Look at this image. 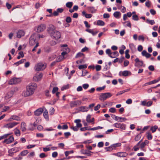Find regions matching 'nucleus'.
Returning <instances> with one entry per match:
<instances>
[{
  "label": "nucleus",
  "mask_w": 160,
  "mask_h": 160,
  "mask_svg": "<svg viewBox=\"0 0 160 160\" xmlns=\"http://www.w3.org/2000/svg\"><path fill=\"white\" fill-rule=\"evenodd\" d=\"M37 87V85L35 83H32L27 87V90L24 91L22 95L24 97H28L32 95L36 88Z\"/></svg>",
  "instance_id": "1"
},
{
  "label": "nucleus",
  "mask_w": 160,
  "mask_h": 160,
  "mask_svg": "<svg viewBox=\"0 0 160 160\" xmlns=\"http://www.w3.org/2000/svg\"><path fill=\"white\" fill-rule=\"evenodd\" d=\"M46 66L47 64L46 63L40 62L35 65L34 69L36 71H41L45 69Z\"/></svg>",
  "instance_id": "2"
},
{
  "label": "nucleus",
  "mask_w": 160,
  "mask_h": 160,
  "mask_svg": "<svg viewBox=\"0 0 160 160\" xmlns=\"http://www.w3.org/2000/svg\"><path fill=\"white\" fill-rule=\"evenodd\" d=\"M112 96V94L110 92L102 93L100 95L99 99L101 101H104Z\"/></svg>",
  "instance_id": "3"
},
{
  "label": "nucleus",
  "mask_w": 160,
  "mask_h": 160,
  "mask_svg": "<svg viewBox=\"0 0 160 160\" xmlns=\"http://www.w3.org/2000/svg\"><path fill=\"white\" fill-rule=\"evenodd\" d=\"M51 37L53 39L58 40L61 37L60 32L57 31H55L51 32L50 34Z\"/></svg>",
  "instance_id": "4"
},
{
  "label": "nucleus",
  "mask_w": 160,
  "mask_h": 160,
  "mask_svg": "<svg viewBox=\"0 0 160 160\" xmlns=\"http://www.w3.org/2000/svg\"><path fill=\"white\" fill-rule=\"evenodd\" d=\"M14 92V91L11 90L6 94L4 98L6 102H8L10 101V98L12 96Z\"/></svg>",
  "instance_id": "5"
},
{
  "label": "nucleus",
  "mask_w": 160,
  "mask_h": 160,
  "mask_svg": "<svg viewBox=\"0 0 160 160\" xmlns=\"http://www.w3.org/2000/svg\"><path fill=\"white\" fill-rule=\"evenodd\" d=\"M38 38L35 34L32 35L29 38V43L31 45H33L35 43H38L36 40V38Z\"/></svg>",
  "instance_id": "6"
},
{
  "label": "nucleus",
  "mask_w": 160,
  "mask_h": 160,
  "mask_svg": "<svg viewBox=\"0 0 160 160\" xmlns=\"http://www.w3.org/2000/svg\"><path fill=\"white\" fill-rule=\"evenodd\" d=\"M21 79L20 78H13L8 81V83L10 85L15 84L19 83Z\"/></svg>",
  "instance_id": "7"
},
{
  "label": "nucleus",
  "mask_w": 160,
  "mask_h": 160,
  "mask_svg": "<svg viewBox=\"0 0 160 160\" xmlns=\"http://www.w3.org/2000/svg\"><path fill=\"white\" fill-rule=\"evenodd\" d=\"M82 104L81 101L78 100L74 101H71L70 103V106L71 108L78 106H80Z\"/></svg>",
  "instance_id": "8"
},
{
  "label": "nucleus",
  "mask_w": 160,
  "mask_h": 160,
  "mask_svg": "<svg viewBox=\"0 0 160 160\" xmlns=\"http://www.w3.org/2000/svg\"><path fill=\"white\" fill-rule=\"evenodd\" d=\"M43 74L42 73H36L33 77V80L35 82H39L41 80L42 76Z\"/></svg>",
  "instance_id": "9"
},
{
  "label": "nucleus",
  "mask_w": 160,
  "mask_h": 160,
  "mask_svg": "<svg viewBox=\"0 0 160 160\" xmlns=\"http://www.w3.org/2000/svg\"><path fill=\"white\" fill-rule=\"evenodd\" d=\"M46 28L44 24H41L35 28V30L38 32H40L44 31Z\"/></svg>",
  "instance_id": "10"
},
{
  "label": "nucleus",
  "mask_w": 160,
  "mask_h": 160,
  "mask_svg": "<svg viewBox=\"0 0 160 160\" xmlns=\"http://www.w3.org/2000/svg\"><path fill=\"white\" fill-rule=\"evenodd\" d=\"M114 155L120 158L127 157L128 154L125 152H119L113 154Z\"/></svg>",
  "instance_id": "11"
},
{
  "label": "nucleus",
  "mask_w": 160,
  "mask_h": 160,
  "mask_svg": "<svg viewBox=\"0 0 160 160\" xmlns=\"http://www.w3.org/2000/svg\"><path fill=\"white\" fill-rule=\"evenodd\" d=\"M135 67H140L142 66L143 64V62L142 61H140L139 59L137 58L135 60Z\"/></svg>",
  "instance_id": "12"
},
{
  "label": "nucleus",
  "mask_w": 160,
  "mask_h": 160,
  "mask_svg": "<svg viewBox=\"0 0 160 160\" xmlns=\"http://www.w3.org/2000/svg\"><path fill=\"white\" fill-rule=\"evenodd\" d=\"M113 125L116 128H120L122 129L125 130L126 128L125 125L123 124H121L120 123H116L114 124Z\"/></svg>",
  "instance_id": "13"
},
{
  "label": "nucleus",
  "mask_w": 160,
  "mask_h": 160,
  "mask_svg": "<svg viewBox=\"0 0 160 160\" xmlns=\"http://www.w3.org/2000/svg\"><path fill=\"white\" fill-rule=\"evenodd\" d=\"M19 123V122H10L5 125L4 127L8 128H11L16 126Z\"/></svg>",
  "instance_id": "14"
},
{
  "label": "nucleus",
  "mask_w": 160,
  "mask_h": 160,
  "mask_svg": "<svg viewBox=\"0 0 160 160\" xmlns=\"http://www.w3.org/2000/svg\"><path fill=\"white\" fill-rule=\"evenodd\" d=\"M14 140V138L12 136H11L9 137V138L5 139L3 142V143L8 144L13 142Z\"/></svg>",
  "instance_id": "15"
},
{
  "label": "nucleus",
  "mask_w": 160,
  "mask_h": 160,
  "mask_svg": "<svg viewBox=\"0 0 160 160\" xmlns=\"http://www.w3.org/2000/svg\"><path fill=\"white\" fill-rule=\"evenodd\" d=\"M12 119L16 120L17 121H21V120L20 117L18 116L14 115H12L8 121H11Z\"/></svg>",
  "instance_id": "16"
},
{
  "label": "nucleus",
  "mask_w": 160,
  "mask_h": 160,
  "mask_svg": "<svg viewBox=\"0 0 160 160\" xmlns=\"http://www.w3.org/2000/svg\"><path fill=\"white\" fill-rule=\"evenodd\" d=\"M43 109V108H40L36 110L34 112L35 115L37 116L40 115L44 111Z\"/></svg>",
  "instance_id": "17"
},
{
  "label": "nucleus",
  "mask_w": 160,
  "mask_h": 160,
  "mask_svg": "<svg viewBox=\"0 0 160 160\" xmlns=\"http://www.w3.org/2000/svg\"><path fill=\"white\" fill-rule=\"evenodd\" d=\"M25 34V32L21 30H18L17 33V37L20 38L23 36Z\"/></svg>",
  "instance_id": "18"
},
{
  "label": "nucleus",
  "mask_w": 160,
  "mask_h": 160,
  "mask_svg": "<svg viewBox=\"0 0 160 160\" xmlns=\"http://www.w3.org/2000/svg\"><path fill=\"white\" fill-rule=\"evenodd\" d=\"M43 110H44L43 116L48 121L49 120V117L48 111L45 107H43Z\"/></svg>",
  "instance_id": "19"
},
{
  "label": "nucleus",
  "mask_w": 160,
  "mask_h": 160,
  "mask_svg": "<svg viewBox=\"0 0 160 160\" xmlns=\"http://www.w3.org/2000/svg\"><path fill=\"white\" fill-rule=\"evenodd\" d=\"M79 111L82 112H87L89 110V108L86 106H82L79 108Z\"/></svg>",
  "instance_id": "20"
},
{
  "label": "nucleus",
  "mask_w": 160,
  "mask_h": 160,
  "mask_svg": "<svg viewBox=\"0 0 160 160\" xmlns=\"http://www.w3.org/2000/svg\"><path fill=\"white\" fill-rule=\"evenodd\" d=\"M87 9L89 12L92 13H95L97 11V9L93 7H88Z\"/></svg>",
  "instance_id": "21"
},
{
  "label": "nucleus",
  "mask_w": 160,
  "mask_h": 160,
  "mask_svg": "<svg viewBox=\"0 0 160 160\" xmlns=\"http://www.w3.org/2000/svg\"><path fill=\"white\" fill-rule=\"evenodd\" d=\"M26 124L24 122H22L21 124V130L23 132H25L26 130Z\"/></svg>",
  "instance_id": "22"
},
{
  "label": "nucleus",
  "mask_w": 160,
  "mask_h": 160,
  "mask_svg": "<svg viewBox=\"0 0 160 160\" xmlns=\"http://www.w3.org/2000/svg\"><path fill=\"white\" fill-rule=\"evenodd\" d=\"M55 28L54 26L52 24H51L49 26V27H48L47 30L48 31L50 34V33H51L52 32H53V31L55 30Z\"/></svg>",
  "instance_id": "23"
},
{
  "label": "nucleus",
  "mask_w": 160,
  "mask_h": 160,
  "mask_svg": "<svg viewBox=\"0 0 160 160\" xmlns=\"http://www.w3.org/2000/svg\"><path fill=\"white\" fill-rule=\"evenodd\" d=\"M142 56H145L147 58H150L151 55V54L148 53L145 50L142 51Z\"/></svg>",
  "instance_id": "24"
},
{
  "label": "nucleus",
  "mask_w": 160,
  "mask_h": 160,
  "mask_svg": "<svg viewBox=\"0 0 160 160\" xmlns=\"http://www.w3.org/2000/svg\"><path fill=\"white\" fill-rule=\"evenodd\" d=\"M106 53L108 54L109 57L112 58H114L115 57L112 55V52H111V50L110 49H108L106 51Z\"/></svg>",
  "instance_id": "25"
},
{
  "label": "nucleus",
  "mask_w": 160,
  "mask_h": 160,
  "mask_svg": "<svg viewBox=\"0 0 160 160\" xmlns=\"http://www.w3.org/2000/svg\"><path fill=\"white\" fill-rule=\"evenodd\" d=\"M82 14L83 16H84L85 18H91L92 16V15L91 14L86 13L84 11H83L82 12Z\"/></svg>",
  "instance_id": "26"
},
{
  "label": "nucleus",
  "mask_w": 160,
  "mask_h": 160,
  "mask_svg": "<svg viewBox=\"0 0 160 160\" xmlns=\"http://www.w3.org/2000/svg\"><path fill=\"white\" fill-rule=\"evenodd\" d=\"M81 120L80 119H76L74 121V122L76 123V126L78 127L81 128L82 126V124L80 123Z\"/></svg>",
  "instance_id": "27"
},
{
  "label": "nucleus",
  "mask_w": 160,
  "mask_h": 160,
  "mask_svg": "<svg viewBox=\"0 0 160 160\" xmlns=\"http://www.w3.org/2000/svg\"><path fill=\"white\" fill-rule=\"evenodd\" d=\"M129 46L130 48L131 49L132 52H134L136 51V48L135 46L133 44L131 43V44H129Z\"/></svg>",
  "instance_id": "28"
},
{
  "label": "nucleus",
  "mask_w": 160,
  "mask_h": 160,
  "mask_svg": "<svg viewBox=\"0 0 160 160\" xmlns=\"http://www.w3.org/2000/svg\"><path fill=\"white\" fill-rule=\"evenodd\" d=\"M121 145V143L120 142H118L112 145L113 150H115L117 147H119Z\"/></svg>",
  "instance_id": "29"
},
{
  "label": "nucleus",
  "mask_w": 160,
  "mask_h": 160,
  "mask_svg": "<svg viewBox=\"0 0 160 160\" xmlns=\"http://www.w3.org/2000/svg\"><path fill=\"white\" fill-rule=\"evenodd\" d=\"M66 51H64L62 52L61 55L62 56L64 57V56L67 54L70 51V50L68 48H65Z\"/></svg>",
  "instance_id": "30"
},
{
  "label": "nucleus",
  "mask_w": 160,
  "mask_h": 160,
  "mask_svg": "<svg viewBox=\"0 0 160 160\" xmlns=\"http://www.w3.org/2000/svg\"><path fill=\"white\" fill-rule=\"evenodd\" d=\"M14 132L17 136H19L21 135L20 131L17 128L14 130Z\"/></svg>",
  "instance_id": "31"
},
{
  "label": "nucleus",
  "mask_w": 160,
  "mask_h": 160,
  "mask_svg": "<svg viewBox=\"0 0 160 160\" xmlns=\"http://www.w3.org/2000/svg\"><path fill=\"white\" fill-rule=\"evenodd\" d=\"M30 128H29V130H33L37 126L36 124L34 122L33 123H30Z\"/></svg>",
  "instance_id": "32"
},
{
  "label": "nucleus",
  "mask_w": 160,
  "mask_h": 160,
  "mask_svg": "<svg viewBox=\"0 0 160 160\" xmlns=\"http://www.w3.org/2000/svg\"><path fill=\"white\" fill-rule=\"evenodd\" d=\"M26 60L25 59H22L19 61L15 63L14 64L16 65V66H18L21 64L24 63L26 61Z\"/></svg>",
  "instance_id": "33"
},
{
  "label": "nucleus",
  "mask_w": 160,
  "mask_h": 160,
  "mask_svg": "<svg viewBox=\"0 0 160 160\" xmlns=\"http://www.w3.org/2000/svg\"><path fill=\"white\" fill-rule=\"evenodd\" d=\"M114 16L116 18H119V16L121 15V13L119 12L116 11L114 12L113 14Z\"/></svg>",
  "instance_id": "34"
},
{
  "label": "nucleus",
  "mask_w": 160,
  "mask_h": 160,
  "mask_svg": "<svg viewBox=\"0 0 160 160\" xmlns=\"http://www.w3.org/2000/svg\"><path fill=\"white\" fill-rule=\"evenodd\" d=\"M64 59V57L60 55L56 59V61L57 62H60Z\"/></svg>",
  "instance_id": "35"
},
{
  "label": "nucleus",
  "mask_w": 160,
  "mask_h": 160,
  "mask_svg": "<svg viewBox=\"0 0 160 160\" xmlns=\"http://www.w3.org/2000/svg\"><path fill=\"white\" fill-rule=\"evenodd\" d=\"M73 4V3L72 2H68L66 4V6L69 8H70L72 7Z\"/></svg>",
  "instance_id": "36"
},
{
  "label": "nucleus",
  "mask_w": 160,
  "mask_h": 160,
  "mask_svg": "<svg viewBox=\"0 0 160 160\" xmlns=\"http://www.w3.org/2000/svg\"><path fill=\"white\" fill-rule=\"evenodd\" d=\"M70 85L69 84H67L62 86L61 88V90L62 91H63L65 90L68 89Z\"/></svg>",
  "instance_id": "37"
},
{
  "label": "nucleus",
  "mask_w": 160,
  "mask_h": 160,
  "mask_svg": "<svg viewBox=\"0 0 160 160\" xmlns=\"http://www.w3.org/2000/svg\"><path fill=\"white\" fill-rule=\"evenodd\" d=\"M97 24L98 25L103 26L105 25V23L102 20H98L97 21Z\"/></svg>",
  "instance_id": "38"
},
{
  "label": "nucleus",
  "mask_w": 160,
  "mask_h": 160,
  "mask_svg": "<svg viewBox=\"0 0 160 160\" xmlns=\"http://www.w3.org/2000/svg\"><path fill=\"white\" fill-rule=\"evenodd\" d=\"M105 149L107 152H110L113 150L112 145L110 146L105 148Z\"/></svg>",
  "instance_id": "39"
},
{
  "label": "nucleus",
  "mask_w": 160,
  "mask_h": 160,
  "mask_svg": "<svg viewBox=\"0 0 160 160\" xmlns=\"http://www.w3.org/2000/svg\"><path fill=\"white\" fill-rule=\"evenodd\" d=\"M158 128V127L157 126L155 125L154 126L151 127L150 130L152 131V132L153 133L156 131Z\"/></svg>",
  "instance_id": "40"
},
{
  "label": "nucleus",
  "mask_w": 160,
  "mask_h": 160,
  "mask_svg": "<svg viewBox=\"0 0 160 160\" xmlns=\"http://www.w3.org/2000/svg\"><path fill=\"white\" fill-rule=\"evenodd\" d=\"M91 153H93V152L90 151H87V150H84L83 154H86L88 156H89L91 155Z\"/></svg>",
  "instance_id": "41"
},
{
  "label": "nucleus",
  "mask_w": 160,
  "mask_h": 160,
  "mask_svg": "<svg viewBox=\"0 0 160 160\" xmlns=\"http://www.w3.org/2000/svg\"><path fill=\"white\" fill-rule=\"evenodd\" d=\"M139 145V142H138V143L133 147V149L135 151H136L139 149V148L138 147Z\"/></svg>",
  "instance_id": "42"
},
{
  "label": "nucleus",
  "mask_w": 160,
  "mask_h": 160,
  "mask_svg": "<svg viewBox=\"0 0 160 160\" xmlns=\"http://www.w3.org/2000/svg\"><path fill=\"white\" fill-rule=\"evenodd\" d=\"M146 22L152 25L155 24V22L153 20H149L148 19H147L146 20Z\"/></svg>",
  "instance_id": "43"
},
{
  "label": "nucleus",
  "mask_w": 160,
  "mask_h": 160,
  "mask_svg": "<svg viewBox=\"0 0 160 160\" xmlns=\"http://www.w3.org/2000/svg\"><path fill=\"white\" fill-rule=\"evenodd\" d=\"M129 72L128 71H124L122 72V75L124 76H127L128 75Z\"/></svg>",
  "instance_id": "44"
},
{
  "label": "nucleus",
  "mask_w": 160,
  "mask_h": 160,
  "mask_svg": "<svg viewBox=\"0 0 160 160\" xmlns=\"http://www.w3.org/2000/svg\"><path fill=\"white\" fill-rule=\"evenodd\" d=\"M12 151L14 153L19 151V148L18 147H15L11 149Z\"/></svg>",
  "instance_id": "45"
},
{
  "label": "nucleus",
  "mask_w": 160,
  "mask_h": 160,
  "mask_svg": "<svg viewBox=\"0 0 160 160\" xmlns=\"http://www.w3.org/2000/svg\"><path fill=\"white\" fill-rule=\"evenodd\" d=\"M51 51L50 47H47L45 48L44 51L46 52H49Z\"/></svg>",
  "instance_id": "46"
},
{
  "label": "nucleus",
  "mask_w": 160,
  "mask_h": 160,
  "mask_svg": "<svg viewBox=\"0 0 160 160\" xmlns=\"http://www.w3.org/2000/svg\"><path fill=\"white\" fill-rule=\"evenodd\" d=\"M129 52V51L128 49L126 50L125 52V57L127 59L129 58L130 57V55L128 54Z\"/></svg>",
  "instance_id": "47"
},
{
  "label": "nucleus",
  "mask_w": 160,
  "mask_h": 160,
  "mask_svg": "<svg viewBox=\"0 0 160 160\" xmlns=\"http://www.w3.org/2000/svg\"><path fill=\"white\" fill-rule=\"evenodd\" d=\"M28 152V150H25L22 152L20 153V154L22 156H24L27 155Z\"/></svg>",
  "instance_id": "48"
},
{
  "label": "nucleus",
  "mask_w": 160,
  "mask_h": 160,
  "mask_svg": "<svg viewBox=\"0 0 160 160\" xmlns=\"http://www.w3.org/2000/svg\"><path fill=\"white\" fill-rule=\"evenodd\" d=\"M141 137V135L140 134H138L134 138V140L136 141H138L139 140Z\"/></svg>",
  "instance_id": "49"
},
{
  "label": "nucleus",
  "mask_w": 160,
  "mask_h": 160,
  "mask_svg": "<svg viewBox=\"0 0 160 160\" xmlns=\"http://www.w3.org/2000/svg\"><path fill=\"white\" fill-rule=\"evenodd\" d=\"M147 135V138L148 140H150L152 139V136L149 132H148Z\"/></svg>",
  "instance_id": "50"
},
{
  "label": "nucleus",
  "mask_w": 160,
  "mask_h": 160,
  "mask_svg": "<svg viewBox=\"0 0 160 160\" xmlns=\"http://www.w3.org/2000/svg\"><path fill=\"white\" fill-rule=\"evenodd\" d=\"M87 68V65L86 64L80 65L78 66V68L79 69L86 68Z\"/></svg>",
  "instance_id": "51"
},
{
  "label": "nucleus",
  "mask_w": 160,
  "mask_h": 160,
  "mask_svg": "<svg viewBox=\"0 0 160 160\" xmlns=\"http://www.w3.org/2000/svg\"><path fill=\"white\" fill-rule=\"evenodd\" d=\"M102 127H100V126H98L96 127H94L93 128H91L90 130H98L99 129H102L103 128Z\"/></svg>",
  "instance_id": "52"
},
{
  "label": "nucleus",
  "mask_w": 160,
  "mask_h": 160,
  "mask_svg": "<svg viewBox=\"0 0 160 160\" xmlns=\"http://www.w3.org/2000/svg\"><path fill=\"white\" fill-rule=\"evenodd\" d=\"M95 69L96 71H99L101 69V66L100 65H97L95 66Z\"/></svg>",
  "instance_id": "53"
},
{
  "label": "nucleus",
  "mask_w": 160,
  "mask_h": 160,
  "mask_svg": "<svg viewBox=\"0 0 160 160\" xmlns=\"http://www.w3.org/2000/svg\"><path fill=\"white\" fill-rule=\"evenodd\" d=\"M65 21L67 23H70L72 21V19L70 17H68L66 18Z\"/></svg>",
  "instance_id": "54"
},
{
  "label": "nucleus",
  "mask_w": 160,
  "mask_h": 160,
  "mask_svg": "<svg viewBox=\"0 0 160 160\" xmlns=\"http://www.w3.org/2000/svg\"><path fill=\"white\" fill-rule=\"evenodd\" d=\"M132 19L135 21H138V16L136 15H134L132 16Z\"/></svg>",
  "instance_id": "55"
},
{
  "label": "nucleus",
  "mask_w": 160,
  "mask_h": 160,
  "mask_svg": "<svg viewBox=\"0 0 160 160\" xmlns=\"http://www.w3.org/2000/svg\"><path fill=\"white\" fill-rule=\"evenodd\" d=\"M55 112V110L54 108L52 107L50 109L49 113L50 115H52L54 114Z\"/></svg>",
  "instance_id": "56"
},
{
  "label": "nucleus",
  "mask_w": 160,
  "mask_h": 160,
  "mask_svg": "<svg viewBox=\"0 0 160 160\" xmlns=\"http://www.w3.org/2000/svg\"><path fill=\"white\" fill-rule=\"evenodd\" d=\"M87 121L89 123L91 122V115L90 114H88L87 115L86 118Z\"/></svg>",
  "instance_id": "57"
},
{
  "label": "nucleus",
  "mask_w": 160,
  "mask_h": 160,
  "mask_svg": "<svg viewBox=\"0 0 160 160\" xmlns=\"http://www.w3.org/2000/svg\"><path fill=\"white\" fill-rule=\"evenodd\" d=\"M78 127L77 126H72L70 127L71 129L73 130L74 131H77L78 130Z\"/></svg>",
  "instance_id": "58"
},
{
  "label": "nucleus",
  "mask_w": 160,
  "mask_h": 160,
  "mask_svg": "<svg viewBox=\"0 0 160 160\" xmlns=\"http://www.w3.org/2000/svg\"><path fill=\"white\" fill-rule=\"evenodd\" d=\"M112 55H113V56H114L115 58L116 56H118L119 55V53L118 52L115 51L113 52H112Z\"/></svg>",
  "instance_id": "59"
},
{
  "label": "nucleus",
  "mask_w": 160,
  "mask_h": 160,
  "mask_svg": "<svg viewBox=\"0 0 160 160\" xmlns=\"http://www.w3.org/2000/svg\"><path fill=\"white\" fill-rule=\"evenodd\" d=\"M126 103L128 104H131L132 103V100L130 99H128L126 101Z\"/></svg>",
  "instance_id": "60"
},
{
  "label": "nucleus",
  "mask_w": 160,
  "mask_h": 160,
  "mask_svg": "<svg viewBox=\"0 0 160 160\" xmlns=\"http://www.w3.org/2000/svg\"><path fill=\"white\" fill-rule=\"evenodd\" d=\"M103 143L102 142H100L98 143V147L101 148L103 147Z\"/></svg>",
  "instance_id": "61"
},
{
  "label": "nucleus",
  "mask_w": 160,
  "mask_h": 160,
  "mask_svg": "<svg viewBox=\"0 0 160 160\" xmlns=\"http://www.w3.org/2000/svg\"><path fill=\"white\" fill-rule=\"evenodd\" d=\"M116 111V109L114 108H111L109 109V112L112 113H114Z\"/></svg>",
  "instance_id": "62"
},
{
  "label": "nucleus",
  "mask_w": 160,
  "mask_h": 160,
  "mask_svg": "<svg viewBox=\"0 0 160 160\" xmlns=\"http://www.w3.org/2000/svg\"><path fill=\"white\" fill-rule=\"evenodd\" d=\"M89 85L88 84H84L82 85V87L85 89H87L89 87Z\"/></svg>",
  "instance_id": "63"
},
{
  "label": "nucleus",
  "mask_w": 160,
  "mask_h": 160,
  "mask_svg": "<svg viewBox=\"0 0 160 160\" xmlns=\"http://www.w3.org/2000/svg\"><path fill=\"white\" fill-rule=\"evenodd\" d=\"M101 105L100 104H98L97 106H95L94 108V110L95 111L98 110L100 108Z\"/></svg>",
  "instance_id": "64"
}]
</instances>
